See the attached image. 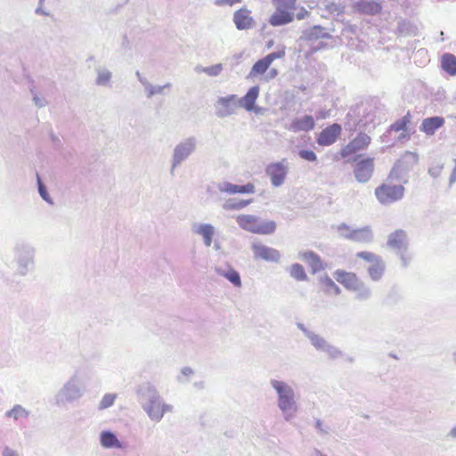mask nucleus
Wrapping results in <instances>:
<instances>
[{"instance_id":"f704fd0d","label":"nucleus","mask_w":456,"mask_h":456,"mask_svg":"<svg viewBox=\"0 0 456 456\" xmlns=\"http://www.w3.org/2000/svg\"><path fill=\"white\" fill-rule=\"evenodd\" d=\"M359 8L362 12H364L366 14H370V15L377 14L381 10L380 4L378 2L373 1V0L362 1L361 3H359Z\"/></svg>"},{"instance_id":"393cba45","label":"nucleus","mask_w":456,"mask_h":456,"mask_svg":"<svg viewBox=\"0 0 456 456\" xmlns=\"http://www.w3.org/2000/svg\"><path fill=\"white\" fill-rule=\"evenodd\" d=\"M331 36L323 27L314 26L313 28L305 30L301 38L308 41L312 45L321 38H330Z\"/></svg>"},{"instance_id":"37998d69","label":"nucleus","mask_w":456,"mask_h":456,"mask_svg":"<svg viewBox=\"0 0 456 456\" xmlns=\"http://www.w3.org/2000/svg\"><path fill=\"white\" fill-rule=\"evenodd\" d=\"M410 122V114L407 113L404 117L398 119L396 122H395L391 126L390 129L392 131L399 132V131H404L406 129L407 124Z\"/></svg>"},{"instance_id":"ea45409f","label":"nucleus","mask_w":456,"mask_h":456,"mask_svg":"<svg viewBox=\"0 0 456 456\" xmlns=\"http://www.w3.org/2000/svg\"><path fill=\"white\" fill-rule=\"evenodd\" d=\"M117 399V394L108 393L105 394L98 404V410L102 411L112 406Z\"/></svg>"},{"instance_id":"13d9d810","label":"nucleus","mask_w":456,"mask_h":456,"mask_svg":"<svg viewBox=\"0 0 456 456\" xmlns=\"http://www.w3.org/2000/svg\"><path fill=\"white\" fill-rule=\"evenodd\" d=\"M441 169H442V167H431L428 169V174L431 176H433L434 178H436L437 176H439V175L441 173Z\"/></svg>"},{"instance_id":"58836bf2","label":"nucleus","mask_w":456,"mask_h":456,"mask_svg":"<svg viewBox=\"0 0 456 456\" xmlns=\"http://www.w3.org/2000/svg\"><path fill=\"white\" fill-rule=\"evenodd\" d=\"M37 188H38V193L40 197L48 204L53 205L54 202L53 199L51 198L50 194L48 193L46 186L43 183L39 175H37Z\"/></svg>"},{"instance_id":"4d7b16f0","label":"nucleus","mask_w":456,"mask_h":456,"mask_svg":"<svg viewBox=\"0 0 456 456\" xmlns=\"http://www.w3.org/2000/svg\"><path fill=\"white\" fill-rule=\"evenodd\" d=\"M241 0H216V4L221 5V4H228L230 6L240 3Z\"/></svg>"},{"instance_id":"e2e57ef3","label":"nucleus","mask_w":456,"mask_h":456,"mask_svg":"<svg viewBox=\"0 0 456 456\" xmlns=\"http://www.w3.org/2000/svg\"><path fill=\"white\" fill-rule=\"evenodd\" d=\"M326 46V45L323 42H318L316 45H312L313 51H318L320 49H322Z\"/></svg>"},{"instance_id":"79ce46f5","label":"nucleus","mask_w":456,"mask_h":456,"mask_svg":"<svg viewBox=\"0 0 456 456\" xmlns=\"http://www.w3.org/2000/svg\"><path fill=\"white\" fill-rule=\"evenodd\" d=\"M250 203V200H227L223 208L226 210H238L247 207Z\"/></svg>"},{"instance_id":"bf43d9fd","label":"nucleus","mask_w":456,"mask_h":456,"mask_svg":"<svg viewBox=\"0 0 456 456\" xmlns=\"http://www.w3.org/2000/svg\"><path fill=\"white\" fill-rule=\"evenodd\" d=\"M3 456H20V455L16 451L6 446L3 451Z\"/></svg>"},{"instance_id":"9b49d317","label":"nucleus","mask_w":456,"mask_h":456,"mask_svg":"<svg viewBox=\"0 0 456 456\" xmlns=\"http://www.w3.org/2000/svg\"><path fill=\"white\" fill-rule=\"evenodd\" d=\"M215 112L219 118H224L236 113L238 105V95L229 94L218 97L215 103Z\"/></svg>"},{"instance_id":"338daca9","label":"nucleus","mask_w":456,"mask_h":456,"mask_svg":"<svg viewBox=\"0 0 456 456\" xmlns=\"http://www.w3.org/2000/svg\"><path fill=\"white\" fill-rule=\"evenodd\" d=\"M448 436L453 439L456 438V425L450 430Z\"/></svg>"},{"instance_id":"aec40b11","label":"nucleus","mask_w":456,"mask_h":456,"mask_svg":"<svg viewBox=\"0 0 456 456\" xmlns=\"http://www.w3.org/2000/svg\"><path fill=\"white\" fill-rule=\"evenodd\" d=\"M135 75L139 82L143 86L147 98H151L156 94H163L165 89H169L171 87L170 83H167L163 86H154L151 84L145 77L142 76L139 71H136Z\"/></svg>"},{"instance_id":"052dcab7","label":"nucleus","mask_w":456,"mask_h":456,"mask_svg":"<svg viewBox=\"0 0 456 456\" xmlns=\"http://www.w3.org/2000/svg\"><path fill=\"white\" fill-rule=\"evenodd\" d=\"M327 9H328L330 13H334V12L339 11L338 6L336 4H333V3L329 4V5H327Z\"/></svg>"},{"instance_id":"6e6d98bb","label":"nucleus","mask_w":456,"mask_h":456,"mask_svg":"<svg viewBox=\"0 0 456 456\" xmlns=\"http://www.w3.org/2000/svg\"><path fill=\"white\" fill-rule=\"evenodd\" d=\"M315 428L322 435H327L329 433V428L327 427H324L322 421H321L320 419L316 420Z\"/></svg>"},{"instance_id":"7ed1b4c3","label":"nucleus","mask_w":456,"mask_h":456,"mask_svg":"<svg viewBox=\"0 0 456 456\" xmlns=\"http://www.w3.org/2000/svg\"><path fill=\"white\" fill-rule=\"evenodd\" d=\"M269 383L276 394V405L284 420L291 421L299 410L296 390L284 380L271 379Z\"/></svg>"},{"instance_id":"8fccbe9b","label":"nucleus","mask_w":456,"mask_h":456,"mask_svg":"<svg viewBox=\"0 0 456 456\" xmlns=\"http://www.w3.org/2000/svg\"><path fill=\"white\" fill-rule=\"evenodd\" d=\"M298 155L301 159L310 162H314L317 159L316 154L313 151L301 150L298 151Z\"/></svg>"},{"instance_id":"f03ea898","label":"nucleus","mask_w":456,"mask_h":456,"mask_svg":"<svg viewBox=\"0 0 456 456\" xmlns=\"http://www.w3.org/2000/svg\"><path fill=\"white\" fill-rule=\"evenodd\" d=\"M137 395L142 410L152 421L159 422L165 413L172 412L174 410L173 405L166 403L155 386L149 382L138 387Z\"/></svg>"},{"instance_id":"5fc2aeb1","label":"nucleus","mask_w":456,"mask_h":456,"mask_svg":"<svg viewBox=\"0 0 456 456\" xmlns=\"http://www.w3.org/2000/svg\"><path fill=\"white\" fill-rule=\"evenodd\" d=\"M44 3H45V0L38 1V6L35 10V13L37 15H42V16H49L50 13L43 9Z\"/></svg>"},{"instance_id":"09e8293b","label":"nucleus","mask_w":456,"mask_h":456,"mask_svg":"<svg viewBox=\"0 0 456 456\" xmlns=\"http://www.w3.org/2000/svg\"><path fill=\"white\" fill-rule=\"evenodd\" d=\"M223 65L221 63L206 67L205 73L209 77H217L223 70Z\"/></svg>"},{"instance_id":"f257e3e1","label":"nucleus","mask_w":456,"mask_h":456,"mask_svg":"<svg viewBox=\"0 0 456 456\" xmlns=\"http://www.w3.org/2000/svg\"><path fill=\"white\" fill-rule=\"evenodd\" d=\"M90 372L86 370H77L63 383L53 396V405L65 408L68 405L79 402L88 390Z\"/></svg>"},{"instance_id":"4c0bfd02","label":"nucleus","mask_w":456,"mask_h":456,"mask_svg":"<svg viewBox=\"0 0 456 456\" xmlns=\"http://www.w3.org/2000/svg\"><path fill=\"white\" fill-rule=\"evenodd\" d=\"M289 274L297 281H305L307 279L305 269L300 264H293L290 266Z\"/></svg>"},{"instance_id":"3c124183","label":"nucleus","mask_w":456,"mask_h":456,"mask_svg":"<svg viewBox=\"0 0 456 456\" xmlns=\"http://www.w3.org/2000/svg\"><path fill=\"white\" fill-rule=\"evenodd\" d=\"M323 282L329 289H333L336 295H339L341 293L340 288L336 285V283L328 275H325L323 278Z\"/></svg>"},{"instance_id":"6e6552de","label":"nucleus","mask_w":456,"mask_h":456,"mask_svg":"<svg viewBox=\"0 0 456 456\" xmlns=\"http://www.w3.org/2000/svg\"><path fill=\"white\" fill-rule=\"evenodd\" d=\"M297 328L302 330L317 351L325 353L330 359L334 360L342 356V352L338 347L330 344L323 337L306 329L302 323H297Z\"/></svg>"},{"instance_id":"412c9836","label":"nucleus","mask_w":456,"mask_h":456,"mask_svg":"<svg viewBox=\"0 0 456 456\" xmlns=\"http://www.w3.org/2000/svg\"><path fill=\"white\" fill-rule=\"evenodd\" d=\"M99 442L104 449H122V443L116 434L110 430H102L99 435Z\"/></svg>"},{"instance_id":"4be33fe9","label":"nucleus","mask_w":456,"mask_h":456,"mask_svg":"<svg viewBox=\"0 0 456 456\" xmlns=\"http://www.w3.org/2000/svg\"><path fill=\"white\" fill-rule=\"evenodd\" d=\"M95 72V80L94 84L100 87H108L110 88L112 86V72L103 66H97L94 69Z\"/></svg>"},{"instance_id":"1a4fd4ad","label":"nucleus","mask_w":456,"mask_h":456,"mask_svg":"<svg viewBox=\"0 0 456 456\" xmlns=\"http://www.w3.org/2000/svg\"><path fill=\"white\" fill-rule=\"evenodd\" d=\"M289 172V165L286 159L271 163L265 167V175L269 177L272 186L275 188L284 184Z\"/></svg>"},{"instance_id":"7c9ffc66","label":"nucleus","mask_w":456,"mask_h":456,"mask_svg":"<svg viewBox=\"0 0 456 456\" xmlns=\"http://www.w3.org/2000/svg\"><path fill=\"white\" fill-rule=\"evenodd\" d=\"M276 230V223L272 220H262L257 217V224L255 225L254 233L256 234H272Z\"/></svg>"},{"instance_id":"f3484780","label":"nucleus","mask_w":456,"mask_h":456,"mask_svg":"<svg viewBox=\"0 0 456 456\" xmlns=\"http://www.w3.org/2000/svg\"><path fill=\"white\" fill-rule=\"evenodd\" d=\"M193 233L201 236L206 247H210L213 242V237L216 233V228L211 224L195 223L191 226Z\"/></svg>"},{"instance_id":"473e14b6","label":"nucleus","mask_w":456,"mask_h":456,"mask_svg":"<svg viewBox=\"0 0 456 456\" xmlns=\"http://www.w3.org/2000/svg\"><path fill=\"white\" fill-rule=\"evenodd\" d=\"M270 64L264 59L258 60L251 68L248 78H255L260 75H265L270 68Z\"/></svg>"},{"instance_id":"774afa93","label":"nucleus","mask_w":456,"mask_h":456,"mask_svg":"<svg viewBox=\"0 0 456 456\" xmlns=\"http://www.w3.org/2000/svg\"><path fill=\"white\" fill-rule=\"evenodd\" d=\"M311 456H327L326 454H323L322 452H320L319 450H314Z\"/></svg>"},{"instance_id":"39448f33","label":"nucleus","mask_w":456,"mask_h":456,"mask_svg":"<svg viewBox=\"0 0 456 456\" xmlns=\"http://www.w3.org/2000/svg\"><path fill=\"white\" fill-rule=\"evenodd\" d=\"M36 248L28 242L17 241L12 248V264L19 276H26L35 265Z\"/></svg>"},{"instance_id":"603ef678","label":"nucleus","mask_w":456,"mask_h":456,"mask_svg":"<svg viewBox=\"0 0 456 456\" xmlns=\"http://www.w3.org/2000/svg\"><path fill=\"white\" fill-rule=\"evenodd\" d=\"M33 94V102L37 108H44L48 104L47 100L45 97L39 96L34 91H31Z\"/></svg>"},{"instance_id":"c9c22d12","label":"nucleus","mask_w":456,"mask_h":456,"mask_svg":"<svg viewBox=\"0 0 456 456\" xmlns=\"http://www.w3.org/2000/svg\"><path fill=\"white\" fill-rule=\"evenodd\" d=\"M5 416L12 418L14 420H19L20 419H27L29 416V411L21 405L16 404L5 412Z\"/></svg>"},{"instance_id":"c03bdc74","label":"nucleus","mask_w":456,"mask_h":456,"mask_svg":"<svg viewBox=\"0 0 456 456\" xmlns=\"http://www.w3.org/2000/svg\"><path fill=\"white\" fill-rule=\"evenodd\" d=\"M216 188L220 192H224L228 194H235V184L223 181L216 184Z\"/></svg>"},{"instance_id":"680f3d73","label":"nucleus","mask_w":456,"mask_h":456,"mask_svg":"<svg viewBox=\"0 0 456 456\" xmlns=\"http://www.w3.org/2000/svg\"><path fill=\"white\" fill-rule=\"evenodd\" d=\"M181 373H182V375H183V376H186V377H187V376L191 375V374L193 373V370H192V369H191V368H190V367H184V368H183V369H182Z\"/></svg>"},{"instance_id":"2eb2a0df","label":"nucleus","mask_w":456,"mask_h":456,"mask_svg":"<svg viewBox=\"0 0 456 456\" xmlns=\"http://www.w3.org/2000/svg\"><path fill=\"white\" fill-rule=\"evenodd\" d=\"M370 142V137L366 134H360L341 150V156L346 158L359 151L364 150Z\"/></svg>"},{"instance_id":"dca6fc26","label":"nucleus","mask_w":456,"mask_h":456,"mask_svg":"<svg viewBox=\"0 0 456 456\" xmlns=\"http://www.w3.org/2000/svg\"><path fill=\"white\" fill-rule=\"evenodd\" d=\"M259 92L260 88L258 86L250 87L243 97H238L239 107L245 109L247 111H254L255 113H258L260 109L255 107V102L259 96Z\"/></svg>"},{"instance_id":"0e129e2a","label":"nucleus","mask_w":456,"mask_h":456,"mask_svg":"<svg viewBox=\"0 0 456 456\" xmlns=\"http://www.w3.org/2000/svg\"><path fill=\"white\" fill-rule=\"evenodd\" d=\"M205 70H206V67H203L201 65H197L195 68H194V71L198 74L200 73H205Z\"/></svg>"},{"instance_id":"cd10ccee","label":"nucleus","mask_w":456,"mask_h":456,"mask_svg":"<svg viewBox=\"0 0 456 456\" xmlns=\"http://www.w3.org/2000/svg\"><path fill=\"white\" fill-rule=\"evenodd\" d=\"M444 123V119L441 117H432L425 118L422 121L420 130L428 135L434 134Z\"/></svg>"},{"instance_id":"9d476101","label":"nucleus","mask_w":456,"mask_h":456,"mask_svg":"<svg viewBox=\"0 0 456 456\" xmlns=\"http://www.w3.org/2000/svg\"><path fill=\"white\" fill-rule=\"evenodd\" d=\"M337 230L341 237L355 242L370 243L373 240V233L370 226L353 229L346 224H341Z\"/></svg>"},{"instance_id":"72a5a7b5","label":"nucleus","mask_w":456,"mask_h":456,"mask_svg":"<svg viewBox=\"0 0 456 456\" xmlns=\"http://www.w3.org/2000/svg\"><path fill=\"white\" fill-rule=\"evenodd\" d=\"M442 68L451 76L456 75V56L452 53H444L442 57Z\"/></svg>"},{"instance_id":"c85d7f7f","label":"nucleus","mask_w":456,"mask_h":456,"mask_svg":"<svg viewBox=\"0 0 456 456\" xmlns=\"http://www.w3.org/2000/svg\"><path fill=\"white\" fill-rule=\"evenodd\" d=\"M334 278L342 284L346 289H350L354 283L358 280V276L354 273H347L343 270H337L334 273Z\"/></svg>"},{"instance_id":"a19ab883","label":"nucleus","mask_w":456,"mask_h":456,"mask_svg":"<svg viewBox=\"0 0 456 456\" xmlns=\"http://www.w3.org/2000/svg\"><path fill=\"white\" fill-rule=\"evenodd\" d=\"M276 9L294 12L297 0H273Z\"/></svg>"},{"instance_id":"423d86ee","label":"nucleus","mask_w":456,"mask_h":456,"mask_svg":"<svg viewBox=\"0 0 456 456\" xmlns=\"http://www.w3.org/2000/svg\"><path fill=\"white\" fill-rule=\"evenodd\" d=\"M198 139L195 136H188L175 144L170 158V174L186 161L198 148Z\"/></svg>"},{"instance_id":"864d4df0","label":"nucleus","mask_w":456,"mask_h":456,"mask_svg":"<svg viewBox=\"0 0 456 456\" xmlns=\"http://www.w3.org/2000/svg\"><path fill=\"white\" fill-rule=\"evenodd\" d=\"M277 76H278L277 69L273 68V69H271L266 71V74L263 77V80L265 81V82H268V81L275 78Z\"/></svg>"},{"instance_id":"20e7f679","label":"nucleus","mask_w":456,"mask_h":456,"mask_svg":"<svg viewBox=\"0 0 456 456\" xmlns=\"http://www.w3.org/2000/svg\"><path fill=\"white\" fill-rule=\"evenodd\" d=\"M395 182L406 183L405 174L400 164H395L389 173L387 180L375 190L378 200L383 205H389L403 199L404 187Z\"/></svg>"},{"instance_id":"e433bc0d","label":"nucleus","mask_w":456,"mask_h":456,"mask_svg":"<svg viewBox=\"0 0 456 456\" xmlns=\"http://www.w3.org/2000/svg\"><path fill=\"white\" fill-rule=\"evenodd\" d=\"M354 292L355 293V298L361 301L368 300L371 297L370 288L362 281Z\"/></svg>"},{"instance_id":"de8ad7c7","label":"nucleus","mask_w":456,"mask_h":456,"mask_svg":"<svg viewBox=\"0 0 456 456\" xmlns=\"http://www.w3.org/2000/svg\"><path fill=\"white\" fill-rule=\"evenodd\" d=\"M235 194L236 193H254L255 192V185L253 183H247L245 185H237L235 184Z\"/></svg>"},{"instance_id":"a878e982","label":"nucleus","mask_w":456,"mask_h":456,"mask_svg":"<svg viewBox=\"0 0 456 456\" xmlns=\"http://www.w3.org/2000/svg\"><path fill=\"white\" fill-rule=\"evenodd\" d=\"M315 122L312 116L305 115L302 118L294 119L291 124L289 129L295 133L300 131H310L314 127Z\"/></svg>"},{"instance_id":"0eeeda50","label":"nucleus","mask_w":456,"mask_h":456,"mask_svg":"<svg viewBox=\"0 0 456 456\" xmlns=\"http://www.w3.org/2000/svg\"><path fill=\"white\" fill-rule=\"evenodd\" d=\"M364 112L365 114L359 120L349 119L346 123V129L355 130L356 126H360L370 131L386 120L385 113L377 107L368 106L364 109Z\"/></svg>"},{"instance_id":"bb28decb","label":"nucleus","mask_w":456,"mask_h":456,"mask_svg":"<svg viewBox=\"0 0 456 456\" xmlns=\"http://www.w3.org/2000/svg\"><path fill=\"white\" fill-rule=\"evenodd\" d=\"M293 20L294 12L276 9V11L271 15L269 23L273 27H277L288 24Z\"/></svg>"},{"instance_id":"2f4dec72","label":"nucleus","mask_w":456,"mask_h":456,"mask_svg":"<svg viewBox=\"0 0 456 456\" xmlns=\"http://www.w3.org/2000/svg\"><path fill=\"white\" fill-rule=\"evenodd\" d=\"M237 223L240 228L254 233L255 225L257 224V216L252 215H240Z\"/></svg>"},{"instance_id":"5701e85b","label":"nucleus","mask_w":456,"mask_h":456,"mask_svg":"<svg viewBox=\"0 0 456 456\" xmlns=\"http://www.w3.org/2000/svg\"><path fill=\"white\" fill-rule=\"evenodd\" d=\"M299 257L308 265L313 273L320 272L324 268L321 257L313 251L300 252Z\"/></svg>"},{"instance_id":"49530a36","label":"nucleus","mask_w":456,"mask_h":456,"mask_svg":"<svg viewBox=\"0 0 456 456\" xmlns=\"http://www.w3.org/2000/svg\"><path fill=\"white\" fill-rule=\"evenodd\" d=\"M284 56H285V46H281L280 50L267 54L266 56L264 57V59L271 65L274 60L281 59Z\"/></svg>"},{"instance_id":"f8f14e48","label":"nucleus","mask_w":456,"mask_h":456,"mask_svg":"<svg viewBox=\"0 0 456 456\" xmlns=\"http://www.w3.org/2000/svg\"><path fill=\"white\" fill-rule=\"evenodd\" d=\"M387 245L389 248L396 250L397 254L401 256L403 265H407V260L404 256V253L407 249L408 240L407 235L404 231L397 230L388 236Z\"/></svg>"},{"instance_id":"c756f323","label":"nucleus","mask_w":456,"mask_h":456,"mask_svg":"<svg viewBox=\"0 0 456 456\" xmlns=\"http://www.w3.org/2000/svg\"><path fill=\"white\" fill-rule=\"evenodd\" d=\"M386 270V265L382 258L369 265L367 271L372 281H379L382 279Z\"/></svg>"},{"instance_id":"a211bd4d","label":"nucleus","mask_w":456,"mask_h":456,"mask_svg":"<svg viewBox=\"0 0 456 456\" xmlns=\"http://www.w3.org/2000/svg\"><path fill=\"white\" fill-rule=\"evenodd\" d=\"M340 133V125L333 124L329 126L320 133L317 138V142L321 146H330L336 142Z\"/></svg>"},{"instance_id":"6ab92c4d","label":"nucleus","mask_w":456,"mask_h":456,"mask_svg":"<svg viewBox=\"0 0 456 456\" xmlns=\"http://www.w3.org/2000/svg\"><path fill=\"white\" fill-rule=\"evenodd\" d=\"M233 22L239 30L248 29L254 26V20L250 16V11L246 8L240 9L234 12Z\"/></svg>"},{"instance_id":"a18cd8bd","label":"nucleus","mask_w":456,"mask_h":456,"mask_svg":"<svg viewBox=\"0 0 456 456\" xmlns=\"http://www.w3.org/2000/svg\"><path fill=\"white\" fill-rule=\"evenodd\" d=\"M356 256L365 261H367L368 263H370V265L377 262L378 260H379L381 257L372 252H369V251H361V252H358L356 254Z\"/></svg>"},{"instance_id":"b1692460","label":"nucleus","mask_w":456,"mask_h":456,"mask_svg":"<svg viewBox=\"0 0 456 456\" xmlns=\"http://www.w3.org/2000/svg\"><path fill=\"white\" fill-rule=\"evenodd\" d=\"M218 275L226 278L233 286L240 288L241 280L240 273L230 265L216 267Z\"/></svg>"},{"instance_id":"ddd939ff","label":"nucleus","mask_w":456,"mask_h":456,"mask_svg":"<svg viewBox=\"0 0 456 456\" xmlns=\"http://www.w3.org/2000/svg\"><path fill=\"white\" fill-rule=\"evenodd\" d=\"M252 251L254 257L257 259H263L267 262L277 263L281 259V253L271 247L265 246L260 242L252 244Z\"/></svg>"},{"instance_id":"69168bd1","label":"nucleus","mask_w":456,"mask_h":456,"mask_svg":"<svg viewBox=\"0 0 456 456\" xmlns=\"http://www.w3.org/2000/svg\"><path fill=\"white\" fill-rule=\"evenodd\" d=\"M308 14V12L305 10H302L300 12L297 14V18L298 20H303Z\"/></svg>"},{"instance_id":"4468645a","label":"nucleus","mask_w":456,"mask_h":456,"mask_svg":"<svg viewBox=\"0 0 456 456\" xmlns=\"http://www.w3.org/2000/svg\"><path fill=\"white\" fill-rule=\"evenodd\" d=\"M374 171V159L368 158L359 161L354 167L355 179L359 183H367L372 176Z\"/></svg>"}]
</instances>
